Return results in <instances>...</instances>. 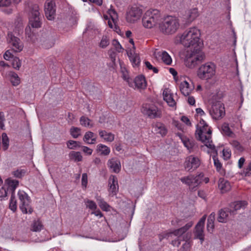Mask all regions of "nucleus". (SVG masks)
I'll use <instances>...</instances> for the list:
<instances>
[{
  "mask_svg": "<svg viewBox=\"0 0 251 251\" xmlns=\"http://www.w3.org/2000/svg\"><path fill=\"white\" fill-rule=\"evenodd\" d=\"M43 226L39 221H34L31 226V230L35 232H38L41 231Z\"/></svg>",
  "mask_w": 251,
  "mask_h": 251,
  "instance_id": "obj_43",
  "label": "nucleus"
},
{
  "mask_svg": "<svg viewBox=\"0 0 251 251\" xmlns=\"http://www.w3.org/2000/svg\"><path fill=\"white\" fill-rule=\"evenodd\" d=\"M82 151L85 153L87 155H91L93 152V150L86 147V146H82Z\"/></svg>",
  "mask_w": 251,
  "mask_h": 251,
  "instance_id": "obj_58",
  "label": "nucleus"
},
{
  "mask_svg": "<svg viewBox=\"0 0 251 251\" xmlns=\"http://www.w3.org/2000/svg\"><path fill=\"white\" fill-rule=\"evenodd\" d=\"M198 10L196 8H194L189 10L187 11L186 15V18L187 19V22L188 24L191 23L199 16Z\"/></svg>",
  "mask_w": 251,
  "mask_h": 251,
  "instance_id": "obj_26",
  "label": "nucleus"
},
{
  "mask_svg": "<svg viewBox=\"0 0 251 251\" xmlns=\"http://www.w3.org/2000/svg\"><path fill=\"white\" fill-rule=\"evenodd\" d=\"M90 120L84 116H82L80 119V123L81 125L84 126H89L90 125Z\"/></svg>",
  "mask_w": 251,
  "mask_h": 251,
  "instance_id": "obj_52",
  "label": "nucleus"
},
{
  "mask_svg": "<svg viewBox=\"0 0 251 251\" xmlns=\"http://www.w3.org/2000/svg\"><path fill=\"white\" fill-rule=\"evenodd\" d=\"M109 192L112 195H115L118 191V179L116 176L111 175L108 180Z\"/></svg>",
  "mask_w": 251,
  "mask_h": 251,
  "instance_id": "obj_19",
  "label": "nucleus"
},
{
  "mask_svg": "<svg viewBox=\"0 0 251 251\" xmlns=\"http://www.w3.org/2000/svg\"><path fill=\"white\" fill-rule=\"evenodd\" d=\"M8 179H11L10 178H8L5 180L4 185L0 189V198L1 199V200L4 199L7 196L8 192L11 194V189L9 186V185L6 183V181Z\"/></svg>",
  "mask_w": 251,
  "mask_h": 251,
  "instance_id": "obj_28",
  "label": "nucleus"
},
{
  "mask_svg": "<svg viewBox=\"0 0 251 251\" xmlns=\"http://www.w3.org/2000/svg\"><path fill=\"white\" fill-rule=\"evenodd\" d=\"M206 218V215L203 216L195 227V236L197 238L201 240V242L204 240L203 228Z\"/></svg>",
  "mask_w": 251,
  "mask_h": 251,
  "instance_id": "obj_17",
  "label": "nucleus"
},
{
  "mask_svg": "<svg viewBox=\"0 0 251 251\" xmlns=\"http://www.w3.org/2000/svg\"><path fill=\"white\" fill-rule=\"evenodd\" d=\"M213 160L214 164L216 168L217 171L220 172L222 175H224L225 172L224 170L222 169V165L220 161L217 158H216L215 156L213 157Z\"/></svg>",
  "mask_w": 251,
  "mask_h": 251,
  "instance_id": "obj_42",
  "label": "nucleus"
},
{
  "mask_svg": "<svg viewBox=\"0 0 251 251\" xmlns=\"http://www.w3.org/2000/svg\"><path fill=\"white\" fill-rule=\"evenodd\" d=\"M200 165L198 158L190 155L186 158L184 162V168L189 172H192L198 168Z\"/></svg>",
  "mask_w": 251,
  "mask_h": 251,
  "instance_id": "obj_16",
  "label": "nucleus"
},
{
  "mask_svg": "<svg viewBox=\"0 0 251 251\" xmlns=\"http://www.w3.org/2000/svg\"><path fill=\"white\" fill-rule=\"evenodd\" d=\"M203 176V174L200 173L196 176L190 175L182 177L180 180L183 183L188 185L191 190L195 191L201 182Z\"/></svg>",
  "mask_w": 251,
  "mask_h": 251,
  "instance_id": "obj_7",
  "label": "nucleus"
},
{
  "mask_svg": "<svg viewBox=\"0 0 251 251\" xmlns=\"http://www.w3.org/2000/svg\"><path fill=\"white\" fill-rule=\"evenodd\" d=\"M11 0H0V7H7L10 5Z\"/></svg>",
  "mask_w": 251,
  "mask_h": 251,
  "instance_id": "obj_59",
  "label": "nucleus"
},
{
  "mask_svg": "<svg viewBox=\"0 0 251 251\" xmlns=\"http://www.w3.org/2000/svg\"><path fill=\"white\" fill-rule=\"evenodd\" d=\"M25 33L26 37L28 38V40L33 41L34 35L30 26L26 27L25 30Z\"/></svg>",
  "mask_w": 251,
  "mask_h": 251,
  "instance_id": "obj_51",
  "label": "nucleus"
},
{
  "mask_svg": "<svg viewBox=\"0 0 251 251\" xmlns=\"http://www.w3.org/2000/svg\"><path fill=\"white\" fill-rule=\"evenodd\" d=\"M5 116L3 112H0V128L3 130L4 129Z\"/></svg>",
  "mask_w": 251,
  "mask_h": 251,
  "instance_id": "obj_55",
  "label": "nucleus"
},
{
  "mask_svg": "<svg viewBox=\"0 0 251 251\" xmlns=\"http://www.w3.org/2000/svg\"><path fill=\"white\" fill-rule=\"evenodd\" d=\"M209 112L213 118L215 120H219L223 118L225 115V108L221 101H213L211 107L209 108Z\"/></svg>",
  "mask_w": 251,
  "mask_h": 251,
  "instance_id": "obj_8",
  "label": "nucleus"
},
{
  "mask_svg": "<svg viewBox=\"0 0 251 251\" xmlns=\"http://www.w3.org/2000/svg\"><path fill=\"white\" fill-rule=\"evenodd\" d=\"M216 70V65L212 62H208L200 66L197 71V76L201 80L208 81L215 76Z\"/></svg>",
  "mask_w": 251,
  "mask_h": 251,
  "instance_id": "obj_5",
  "label": "nucleus"
},
{
  "mask_svg": "<svg viewBox=\"0 0 251 251\" xmlns=\"http://www.w3.org/2000/svg\"><path fill=\"white\" fill-rule=\"evenodd\" d=\"M66 144L67 147L71 150H75L81 147L80 142L74 140H69Z\"/></svg>",
  "mask_w": 251,
  "mask_h": 251,
  "instance_id": "obj_40",
  "label": "nucleus"
},
{
  "mask_svg": "<svg viewBox=\"0 0 251 251\" xmlns=\"http://www.w3.org/2000/svg\"><path fill=\"white\" fill-rule=\"evenodd\" d=\"M109 45V39L105 35H103L100 43L99 46L100 48L104 49Z\"/></svg>",
  "mask_w": 251,
  "mask_h": 251,
  "instance_id": "obj_45",
  "label": "nucleus"
},
{
  "mask_svg": "<svg viewBox=\"0 0 251 251\" xmlns=\"http://www.w3.org/2000/svg\"><path fill=\"white\" fill-rule=\"evenodd\" d=\"M163 96L164 100L170 106L173 107L176 105V102L173 98V94L169 88H165L164 90Z\"/></svg>",
  "mask_w": 251,
  "mask_h": 251,
  "instance_id": "obj_22",
  "label": "nucleus"
},
{
  "mask_svg": "<svg viewBox=\"0 0 251 251\" xmlns=\"http://www.w3.org/2000/svg\"><path fill=\"white\" fill-rule=\"evenodd\" d=\"M87 207H89L90 209L95 210L97 208V206L96 203L91 200H88L86 202Z\"/></svg>",
  "mask_w": 251,
  "mask_h": 251,
  "instance_id": "obj_54",
  "label": "nucleus"
},
{
  "mask_svg": "<svg viewBox=\"0 0 251 251\" xmlns=\"http://www.w3.org/2000/svg\"><path fill=\"white\" fill-rule=\"evenodd\" d=\"M1 137L3 149L5 151L9 147V138L5 133H3L2 134Z\"/></svg>",
  "mask_w": 251,
  "mask_h": 251,
  "instance_id": "obj_44",
  "label": "nucleus"
},
{
  "mask_svg": "<svg viewBox=\"0 0 251 251\" xmlns=\"http://www.w3.org/2000/svg\"><path fill=\"white\" fill-rule=\"evenodd\" d=\"M26 173V171L24 169H18L13 171L12 174L16 178H21L23 177Z\"/></svg>",
  "mask_w": 251,
  "mask_h": 251,
  "instance_id": "obj_47",
  "label": "nucleus"
},
{
  "mask_svg": "<svg viewBox=\"0 0 251 251\" xmlns=\"http://www.w3.org/2000/svg\"><path fill=\"white\" fill-rule=\"evenodd\" d=\"M242 175L245 176H251V170L250 169L248 166L246 169L243 170L242 173Z\"/></svg>",
  "mask_w": 251,
  "mask_h": 251,
  "instance_id": "obj_60",
  "label": "nucleus"
},
{
  "mask_svg": "<svg viewBox=\"0 0 251 251\" xmlns=\"http://www.w3.org/2000/svg\"><path fill=\"white\" fill-rule=\"evenodd\" d=\"M99 135L105 141L111 142L114 140L115 136L111 132H107L105 130H100Z\"/></svg>",
  "mask_w": 251,
  "mask_h": 251,
  "instance_id": "obj_29",
  "label": "nucleus"
},
{
  "mask_svg": "<svg viewBox=\"0 0 251 251\" xmlns=\"http://www.w3.org/2000/svg\"><path fill=\"white\" fill-rule=\"evenodd\" d=\"M180 90L181 93L185 96H189L194 89V86H190L188 82L183 81L180 84Z\"/></svg>",
  "mask_w": 251,
  "mask_h": 251,
  "instance_id": "obj_23",
  "label": "nucleus"
},
{
  "mask_svg": "<svg viewBox=\"0 0 251 251\" xmlns=\"http://www.w3.org/2000/svg\"><path fill=\"white\" fill-rule=\"evenodd\" d=\"M145 64L147 68H148L149 70H152L154 73H157L158 72V70L157 68L153 67L149 61H146Z\"/></svg>",
  "mask_w": 251,
  "mask_h": 251,
  "instance_id": "obj_56",
  "label": "nucleus"
},
{
  "mask_svg": "<svg viewBox=\"0 0 251 251\" xmlns=\"http://www.w3.org/2000/svg\"><path fill=\"white\" fill-rule=\"evenodd\" d=\"M70 159L75 162H80L82 160V156L79 151H72L69 154Z\"/></svg>",
  "mask_w": 251,
  "mask_h": 251,
  "instance_id": "obj_38",
  "label": "nucleus"
},
{
  "mask_svg": "<svg viewBox=\"0 0 251 251\" xmlns=\"http://www.w3.org/2000/svg\"><path fill=\"white\" fill-rule=\"evenodd\" d=\"M204 58V55L202 52H200V50L196 51L193 50L192 53L187 56L185 63L187 67L193 68Z\"/></svg>",
  "mask_w": 251,
  "mask_h": 251,
  "instance_id": "obj_9",
  "label": "nucleus"
},
{
  "mask_svg": "<svg viewBox=\"0 0 251 251\" xmlns=\"http://www.w3.org/2000/svg\"><path fill=\"white\" fill-rule=\"evenodd\" d=\"M108 13L111 17L113 22L115 23L118 19V15L116 11L113 9L110 8L108 10Z\"/></svg>",
  "mask_w": 251,
  "mask_h": 251,
  "instance_id": "obj_50",
  "label": "nucleus"
},
{
  "mask_svg": "<svg viewBox=\"0 0 251 251\" xmlns=\"http://www.w3.org/2000/svg\"><path fill=\"white\" fill-rule=\"evenodd\" d=\"M112 45L114 47L115 50L119 52H122L124 50V49L119 42V41L116 39H114L112 43Z\"/></svg>",
  "mask_w": 251,
  "mask_h": 251,
  "instance_id": "obj_49",
  "label": "nucleus"
},
{
  "mask_svg": "<svg viewBox=\"0 0 251 251\" xmlns=\"http://www.w3.org/2000/svg\"><path fill=\"white\" fill-rule=\"evenodd\" d=\"M215 214L212 212L208 217L207 223V229L208 232H212L214 227V220Z\"/></svg>",
  "mask_w": 251,
  "mask_h": 251,
  "instance_id": "obj_35",
  "label": "nucleus"
},
{
  "mask_svg": "<svg viewBox=\"0 0 251 251\" xmlns=\"http://www.w3.org/2000/svg\"><path fill=\"white\" fill-rule=\"evenodd\" d=\"M161 19L160 12L156 9L147 10L143 15V25L146 28H151L157 25Z\"/></svg>",
  "mask_w": 251,
  "mask_h": 251,
  "instance_id": "obj_4",
  "label": "nucleus"
},
{
  "mask_svg": "<svg viewBox=\"0 0 251 251\" xmlns=\"http://www.w3.org/2000/svg\"><path fill=\"white\" fill-rule=\"evenodd\" d=\"M97 151L100 152L101 155H107L110 152V149L107 146L100 144L97 146Z\"/></svg>",
  "mask_w": 251,
  "mask_h": 251,
  "instance_id": "obj_37",
  "label": "nucleus"
},
{
  "mask_svg": "<svg viewBox=\"0 0 251 251\" xmlns=\"http://www.w3.org/2000/svg\"><path fill=\"white\" fill-rule=\"evenodd\" d=\"M153 128L154 131L156 133H159L162 136L166 135L167 133V130L165 126L161 123H156L154 126Z\"/></svg>",
  "mask_w": 251,
  "mask_h": 251,
  "instance_id": "obj_32",
  "label": "nucleus"
},
{
  "mask_svg": "<svg viewBox=\"0 0 251 251\" xmlns=\"http://www.w3.org/2000/svg\"><path fill=\"white\" fill-rule=\"evenodd\" d=\"M10 81L14 86H17L20 83V78L18 75L14 72H10L8 74Z\"/></svg>",
  "mask_w": 251,
  "mask_h": 251,
  "instance_id": "obj_36",
  "label": "nucleus"
},
{
  "mask_svg": "<svg viewBox=\"0 0 251 251\" xmlns=\"http://www.w3.org/2000/svg\"><path fill=\"white\" fill-rule=\"evenodd\" d=\"M218 187L221 192L224 193L230 190L231 185L228 181L224 178H220L218 181Z\"/></svg>",
  "mask_w": 251,
  "mask_h": 251,
  "instance_id": "obj_24",
  "label": "nucleus"
},
{
  "mask_svg": "<svg viewBox=\"0 0 251 251\" xmlns=\"http://www.w3.org/2000/svg\"><path fill=\"white\" fill-rule=\"evenodd\" d=\"M80 129L76 127H72L70 129L71 135L74 138H77L80 135Z\"/></svg>",
  "mask_w": 251,
  "mask_h": 251,
  "instance_id": "obj_46",
  "label": "nucleus"
},
{
  "mask_svg": "<svg viewBox=\"0 0 251 251\" xmlns=\"http://www.w3.org/2000/svg\"><path fill=\"white\" fill-rule=\"evenodd\" d=\"M181 120L186 125L189 126H191V123L190 121L189 118L185 116H182L181 118Z\"/></svg>",
  "mask_w": 251,
  "mask_h": 251,
  "instance_id": "obj_63",
  "label": "nucleus"
},
{
  "mask_svg": "<svg viewBox=\"0 0 251 251\" xmlns=\"http://www.w3.org/2000/svg\"><path fill=\"white\" fill-rule=\"evenodd\" d=\"M179 26V21L177 17L168 16L159 23V29L163 34L169 35L176 32Z\"/></svg>",
  "mask_w": 251,
  "mask_h": 251,
  "instance_id": "obj_3",
  "label": "nucleus"
},
{
  "mask_svg": "<svg viewBox=\"0 0 251 251\" xmlns=\"http://www.w3.org/2000/svg\"><path fill=\"white\" fill-rule=\"evenodd\" d=\"M83 140L87 144H94L96 141V137L93 132L88 131L85 133Z\"/></svg>",
  "mask_w": 251,
  "mask_h": 251,
  "instance_id": "obj_27",
  "label": "nucleus"
},
{
  "mask_svg": "<svg viewBox=\"0 0 251 251\" xmlns=\"http://www.w3.org/2000/svg\"><path fill=\"white\" fill-rule=\"evenodd\" d=\"M13 56V55L9 50H7L3 55V57L5 60H8Z\"/></svg>",
  "mask_w": 251,
  "mask_h": 251,
  "instance_id": "obj_64",
  "label": "nucleus"
},
{
  "mask_svg": "<svg viewBox=\"0 0 251 251\" xmlns=\"http://www.w3.org/2000/svg\"><path fill=\"white\" fill-rule=\"evenodd\" d=\"M42 17L29 18V24L33 28H39L41 26Z\"/></svg>",
  "mask_w": 251,
  "mask_h": 251,
  "instance_id": "obj_33",
  "label": "nucleus"
},
{
  "mask_svg": "<svg viewBox=\"0 0 251 251\" xmlns=\"http://www.w3.org/2000/svg\"><path fill=\"white\" fill-rule=\"evenodd\" d=\"M81 183L82 186H86L87 184V175L85 173L83 174L82 175Z\"/></svg>",
  "mask_w": 251,
  "mask_h": 251,
  "instance_id": "obj_61",
  "label": "nucleus"
},
{
  "mask_svg": "<svg viewBox=\"0 0 251 251\" xmlns=\"http://www.w3.org/2000/svg\"><path fill=\"white\" fill-rule=\"evenodd\" d=\"M28 14V19L31 17L38 18L41 17L39 11V7L38 5L34 3H29L26 8Z\"/></svg>",
  "mask_w": 251,
  "mask_h": 251,
  "instance_id": "obj_18",
  "label": "nucleus"
},
{
  "mask_svg": "<svg viewBox=\"0 0 251 251\" xmlns=\"http://www.w3.org/2000/svg\"><path fill=\"white\" fill-rule=\"evenodd\" d=\"M221 130L222 133L224 135L228 136H231L233 134V132L229 128L228 124L227 123H224L223 124L222 126Z\"/></svg>",
  "mask_w": 251,
  "mask_h": 251,
  "instance_id": "obj_41",
  "label": "nucleus"
},
{
  "mask_svg": "<svg viewBox=\"0 0 251 251\" xmlns=\"http://www.w3.org/2000/svg\"><path fill=\"white\" fill-rule=\"evenodd\" d=\"M159 56L161 57L162 61L166 65H169L172 62V60L169 54L165 51L159 52Z\"/></svg>",
  "mask_w": 251,
  "mask_h": 251,
  "instance_id": "obj_39",
  "label": "nucleus"
},
{
  "mask_svg": "<svg viewBox=\"0 0 251 251\" xmlns=\"http://www.w3.org/2000/svg\"><path fill=\"white\" fill-rule=\"evenodd\" d=\"M182 141L184 145V146L187 148V149L189 150L192 149L194 145V142L192 140H190L188 139H182Z\"/></svg>",
  "mask_w": 251,
  "mask_h": 251,
  "instance_id": "obj_48",
  "label": "nucleus"
},
{
  "mask_svg": "<svg viewBox=\"0 0 251 251\" xmlns=\"http://www.w3.org/2000/svg\"><path fill=\"white\" fill-rule=\"evenodd\" d=\"M223 152L225 159H228L230 157L231 153L228 150L224 149Z\"/></svg>",
  "mask_w": 251,
  "mask_h": 251,
  "instance_id": "obj_62",
  "label": "nucleus"
},
{
  "mask_svg": "<svg viewBox=\"0 0 251 251\" xmlns=\"http://www.w3.org/2000/svg\"><path fill=\"white\" fill-rule=\"evenodd\" d=\"M7 41L15 52H20L23 49V44L20 39L15 36L11 33L7 35Z\"/></svg>",
  "mask_w": 251,
  "mask_h": 251,
  "instance_id": "obj_13",
  "label": "nucleus"
},
{
  "mask_svg": "<svg viewBox=\"0 0 251 251\" xmlns=\"http://www.w3.org/2000/svg\"><path fill=\"white\" fill-rule=\"evenodd\" d=\"M12 66L13 68H15V69H19V68L21 66V62L18 58L15 57L13 59L12 62Z\"/></svg>",
  "mask_w": 251,
  "mask_h": 251,
  "instance_id": "obj_53",
  "label": "nucleus"
},
{
  "mask_svg": "<svg viewBox=\"0 0 251 251\" xmlns=\"http://www.w3.org/2000/svg\"><path fill=\"white\" fill-rule=\"evenodd\" d=\"M211 130L205 122L201 119L197 125L196 136L197 138L204 143L205 145L212 151H216L215 147L211 140Z\"/></svg>",
  "mask_w": 251,
  "mask_h": 251,
  "instance_id": "obj_2",
  "label": "nucleus"
},
{
  "mask_svg": "<svg viewBox=\"0 0 251 251\" xmlns=\"http://www.w3.org/2000/svg\"><path fill=\"white\" fill-rule=\"evenodd\" d=\"M200 30L196 27L186 30L180 36V43L186 48H192L194 50H200L201 44Z\"/></svg>",
  "mask_w": 251,
  "mask_h": 251,
  "instance_id": "obj_1",
  "label": "nucleus"
},
{
  "mask_svg": "<svg viewBox=\"0 0 251 251\" xmlns=\"http://www.w3.org/2000/svg\"><path fill=\"white\" fill-rule=\"evenodd\" d=\"M6 183L9 185L11 191V196L9 203V208L15 212L17 209V201L14 196L15 191L19 186L18 180L14 179H8Z\"/></svg>",
  "mask_w": 251,
  "mask_h": 251,
  "instance_id": "obj_12",
  "label": "nucleus"
},
{
  "mask_svg": "<svg viewBox=\"0 0 251 251\" xmlns=\"http://www.w3.org/2000/svg\"><path fill=\"white\" fill-rule=\"evenodd\" d=\"M229 209L228 208H224L220 211L218 220L219 222L224 223L226 222L228 213H229Z\"/></svg>",
  "mask_w": 251,
  "mask_h": 251,
  "instance_id": "obj_31",
  "label": "nucleus"
},
{
  "mask_svg": "<svg viewBox=\"0 0 251 251\" xmlns=\"http://www.w3.org/2000/svg\"><path fill=\"white\" fill-rule=\"evenodd\" d=\"M247 203L245 201H235L230 204L228 208L229 213L231 215H235L237 213V210L244 208Z\"/></svg>",
  "mask_w": 251,
  "mask_h": 251,
  "instance_id": "obj_20",
  "label": "nucleus"
},
{
  "mask_svg": "<svg viewBox=\"0 0 251 251\" xmlns=\"http://www.w3.org/2000/svg\"><path fill=\"white\" fill-rule=\"evenodd\" d=\"M141 111L144 115L151 119L160 118L162 115L161 111L153 104H144Z\"/></svg>",
  "mask_w": 251,
  "mask_h": 251,
  "instance_id": "obj_10",
  "label": "nucleus"
},
{
  "mask_svg": "<svg viewBox=\"0 0 251 251\" xmlns=\"http://www.w3.org/2000/svg\"><path fill=\"white\" fill-rule=\"evenodd\" d=\"M127 54L132 64L133 65L138 66L140 62L139 55L133 52L131 50L128 51Z\"/></svg>",
  "mask_w": 251,
  "mask_h": 251,
  "instance_id": "obj_30",
  "label": "nucleus"
},
{
  "mask_svg": "<svg viewBox=\"0 0 251 251\" xmlns=\"http://www.w3.org/2000/svg\"><path fill=\"white\" fill-rule=\"evenodd\" d=\"M142 14L141 9L137 7H132L126 13V21L130 23H135L140 19Z\"/></svg>",
  "mask_w": 251,
  "mask_h": 251,
  "instance_id": "obj_14",
  "label": "nucleus"
},
{
  "mask_svg": "<svg viewBox=\"0 0 251 251\" xmlns=\"http://www.w3.org/2000/svg\"><path fill=\"white\" fill-rule=\"evenodd\" d=\"M45 12L47 18L49 20L54 19L55 16V4L53 0H47L45 3Z\"/></svg>",
  "mask_w": 251,
  "mask_h": 251,
  "instance_id": "obj_15",
  "label": "nucleus"
},
{
  "mask_svg": "<svg viewBox=\"0 0 251 251\" xmlns=\"http://www.w3.org/2000/svg\"><path fill=\"white\" fill-rule=\"evenodd\" d=\"M124 79L126 80L129 86L134 89H144L147 86L145 78L143 75H138L134 80L129 77L126 78V76H124Z\"/></svg>",
  "mask_w": 251,
  "mask_h": 251,
  "instance_id": "obj_11",
  "label": "nucleus"
},
{
  "mask_svg": "<svg viewBox=\"0 0 251 251\" xmlns=\"http://www.w3.org/2000/svg\"><path fill=\"white\" fill-rule=\"evenodd\" d=\"M107 166L115 173H119L121 170V163L117 158L113 157L109 159L107 162Z\"/></svg>",
  "mask_w": 251,
  "mask_h": 251,
  "instance_id": "obj_21",
  "label": "nucleus"
},
{
  "mask_svg": "<svg viewBox=\"0 0 251 251\" xmlns=\"http://www.w3.org/2000/svg\"><path fill=\"white\" fill-rule=\"evenodd\" d=\"M96 198L99 206L102 210L105 211L110 210L109 205L102 198L98 196H96Z\"/></svg>",
  "mask_w": 251,
  "mask_h": 251,
  "instance_id": "obj_34",
  "label": "nucleus"
},
{
  "mask_svg": "<svg viewBox=\"0 0 251 251\" xmlns=\"http://www.w3.org/2000/svg\"><path fill=\"white\" fill-rule=\"evenodd\" d=\"M193 225L192 222L186 224L184 226L172 231L173 235L179 237L185 233Z\"/></svg>",
  "mask_w": 251,
  "mask_h": 251,
  "instance_id": "obj_25",
  "label": "nucleus"
},
{
  "mask_svg": "<svg viewBox=\"0 0 251 251\" xmlns=\"http://www.w3.org/2000/svg\"><path fill=\"white\" fill-rule=\"evenodd\" d=\"M172 234H173L172 232L162 233L159 235V240L160 241H162L164 238L168 239L169 237H171Z\"/></svg>",
  "mask_w": 251,
  "mask_h": 251,
  "instance_id": "obj_57",
  "label": "nucleus"
},
{
  "mask_svg": "<svg viewBox=\"0 0 251 251\" xmlns=\"http://www.w3.org/2000/svg\"><path fill=\"white\" fill-rule=\"evenodd\" d=\"M18 196L19 200V207L22 211L24 213H27L28 212L31 213L32 210L30 206V197L23 190L18 191Z\"/></svg>",
  "mask_w": 251,
  "mask_h": 251,
  "instance_id": "obj_6",
  "label": "nucleus"
}]
</instances>
